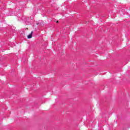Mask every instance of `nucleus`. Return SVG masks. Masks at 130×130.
Returning <instances> with one entry per match:
<instances>
[{
  "mask_svg": "<svg viewBox=\"0 0 130 130\" xmlns=\"http://www.w3.org/2000/svg\"><path fill=\"white\" fill-rule=\"evenodd\" d=\"M32 34H33V31H31L30 34L27 36V38L28 39L32 38Z\"/></svg>",
  "mask_w": 130,
  "mask_h": 130,
  "instance_id": "f257e3e1",
  "label": "nucleus"
},
{
  "mask_svg": "<svg viewBox=\"0 0 130 130\" xmlns=\"http://www.w3.org/2000/svg\"><path fill=\"white\" fill-rule=\"evenodd\" d=\"M56 23H58V21H56Z\"/></svg>",
  "mask_w": 130,
  "mask_h": 130,
  "instance_id": "f03ea898",
  "label": "nucleus"
}]
</instances>
